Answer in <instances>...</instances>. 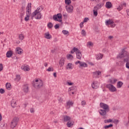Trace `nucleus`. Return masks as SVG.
<instances>
[{
  "mask_svg": "<svg viewBox=\"0 0 129 129\" xmlns=\"http://www.w3.org/2000/svg\"><path fill=\"white\" fill-rule=\"evenodd\" d=\"M75 64L77 65V64H80V67H84L85 68L88 67V65L86 63L84 62H82L78 60V61L75 62Z\"/></svg>",
  "mask_w": 129,
  "mask_h": 129,
  "instance_id": "9d476101",
  "label": "nucleus"
},
{
  "mask_svg": "<svg viewBox=\"0 0 129 129\" xmlns=\"http://www.w3.org/2000/svg\"><path fill=\"white\" fill-rule=\"evenodd\" d=\"M30 112L31 113H34V112H35V110L33 108L30 109Z\"/></svg>",
  "mask_w": 129,
  "mask_h": 129,
  "instance_id": "4d7b16f0",
  "label": "nucleus"
},
{
  "mask_svg": "<svg viewBox=\"0 0 129 129\" xmlns=\"http://www.w3.org/2000/svg\"><path fill=\"white\" fill-rule=\"evenodd\" d=\"M32 4L31 3H28V5L26 7V15H31V9H32Z\"/></svg>",
  "mask_w": 129,
  "mask_h": 129,
  "instance_id": "6e6552de",
  "label": "nucleus"
},
{
  "mask_svg": "<svg viewBox=\"0 0 129 129\" xmlns=\"http://www.w3.org/2000/svg\"><path fill=\"white\" fill-rule=\"evenodd\" d=\"M45 39H47L48 40H51L52 39V35L50 34L49 32H47L44 34Z\"/></svg>",
  "mask_w": 129,
  "mask_h": 129,
  "instance_id": "dca6fc26",
  "label": "nucleus"
},
{
  "mask_svg": "<svg viewBox=\"0 0 129 129\" xmlns=\"http://www.w3.org/2000/svg\"><path fill=\"white\" fill-rule=\"evenodd\" d=\"M109 111H106V110H103V109H100L99 110V113L100 114V115H102V116H104L107 112H108Z\"/></svg>",
  "mask_w": 129,
  "mask_h": 129,
  "instance_id": "9b49d317",
  "label": "nucleus"
},
{
  "mask_svg": "<svg viewBox=\"0 0 129 129\" xmlns=\"http://www.w3.org/2000/svg\"><path fill=\"white\" fill-rule=\"evenodd\" d=\"M29 20H30V14H26V16L25 18V21L26 22H28Z\"/></svg>",
  "mask_w": 129,
  "mask_h": 129,
  "instance_id": "72a5a7b5",
  "label": "nucleus"
},
{
  "mask_svg": "<svg viewBox=\"0 0 129 129\" xmlns=\"http://www.w3.org/2000/svg\"><path fill=\"white\" fill-rule=\"evenodd\" d=\"M87 21H89V18H85L84 19L83 22L84 23H86V22H87Z\"/></svg>",
  "mask_w": 129,
  "mask_h": 129,
  "instance_id": "864d4df0",
  "label": "nucleus"
},
{
  "mask_svg": "<svg viewBox=\"0 0 129 129\" xmlns=\"http://www.w3.org/2000/svg\"><path fill=\"white\" fill-rule=\"evenodd\" d=\"M47 71H48V72L54 71V69H53V68L49 67L47 70Z\"/></svg>",
  "mask_w": 129,
  "mask_h": 129,
  "instance_id": "79ce46f5",
  "label": "nucleus"
},
{
  "mask_svg": "<svg viewBox=\"0 0 129 129\" xmlns=\"http://www.w3.org/2000/svg\"><path fill=\"white\" fill-rule=\"evenodd\" d=\"M17 81L19 82L20 80H21V77L20 75H18L16 76V78L15 79Z\"/></svg>",
  "mask_w": 129,
  "mask_h": 129,
  "instance_id": "a19ab883",
  "label": "nucleus"
},
{
  "mask_svg": "<svg viewBox=\"0 0 129 129\" xmlns=\"http://www.w3.org/2000/svg\"><path fill=\"white\" fill-rule=\"evenodd\" d=\"M123 85V83L121 81H119L117 83V88H121V86Z\"/></svg>",
  "mask_w": 129,
  "mask_h": 129,
  "instance_id": "cd10ccee",
  "label": "nucleus"
},
{
  "mask_svg": "<svg viewBox=\"0 0 129 129\" xmlns=\"http://www.w3.org/2000/svg\"><path fill=\"white\" fill-rule=\"evenodd\" d=\"M73 50H74V52H76V53H77V52H78L79 51H80L79 50V49H78V48L76 47H74Z\"/></svg>",
  "mask_w": 129,
  "mask_h": 129,
  "instance_id": "3c124183",
  "label": "nucleus"
},
{
  "mask_svg": "<svg viewBox=\"0 0 129 129\" xmlns=\"http://www.w3.org/2000/svg\"><path fill=\"white\" fill-rule=\"evenodd\" d=\"M113 126V125L112 124H110L109 125H105L104 128H109V127H112Z\"/></svg>",
  "mask_w": 129,
  "mask_h": 129,
  "instance_id": "e433bc0d",
  "label": "nucleus"
},
{
  "mask_svg": "<svg viewBox=\"0 0 129 129\" xmlns=\"http://www.w3.org/2000/svg\"><path fill=\"white\" fill-rule=\"evenodd\" d=\"M105 7L107 9H110L112 7V4L110 2L106 3Z\"/></svg>",
  "mask_w": 129,
  "mask_h": 129,
  "instance_id": "a878e982",
  "label": "nucleus"
},
{
  "mask_svg": "<svg viewBox=\"0 0 129 129\" xmlns=\"http://www.w3.org/2000/svg\"><path fill=\"white\" fill-rule=\"evenodd\" d=\"M47 28L48 29H52L53 28V24L51 22H49L47 24Z\"/></svg>",
  "mask_w": 129,
  "mask_h": 129,
  "instance_id": "2f4dec72",
  "label": "nucleus"
},
{
  "mask_svg": "<svg viewBox=\"0 0 129 129\" xmlns=\"http://www.w3.org/2000/svg\"><path fill=\"white\" fill-rule=\"evenodd\" d=\"M120 5L122 6V8L123 7H125L126 6V4L125 3H121L120 4Z\"/></svg>",
  "mask_w": 129,
  "mask_h": 129,
  "instance_id": "6e6d98bb",
  "label": "nucleus"
},
{
  "mask_svg": "<svg viewBox=\"0 0 129 129\" xmlns=\"http://www.w3.org/2000/svg\"><path fill=\"white\" fill-rule=\"evenodd\" d=\"M73 104H74V103H73V102L69 101L67 102V105L66 107L67 109H69L71 106H73Z\"/></svg>",
  "mask_w": 129,
  "mask_h": 129,
  "instance_id": "ddd939ff",
  "label": "nucleus"
},
{
  "mask_svg": "<svg viewBox=\"0 0 129 129\" xmlns=\"http://www.w3.org/2000/svg\"><path fill=\"white\" fill-rule=\"evenodd\" d=\"M53 76L55 78H56V77H57V73H53Z\"/></svg>",
  "mask_w": 129,
  "mask_h": 129,
  "instance_id": "0e129e2a",
  "label": "nucleus"
},
{
  "mask_svg": "<svg viewBox=\"0 0 129 129\" xmlns=\"http://www.w3.org/2000/svg\"><path fill=\"white\" fill-rule=\"evenodd\" d=\"M126 12H127V15L129 16V10H126Z\"/></svg>",
  "mask_w": 129,
  "mask_h": 129,
  "instance_id": "774afa93",
  "label": "nucleus"
},
{
  "mask_svg": "<svg viewBox=\"0 0 129 129\" xmlns=\"http://www.w3.org/2000/svg\"><path fill=\"white\" fill-rule=\"evenodd\" d=\"M102 57H103V55L99 53L98 54V56L97 57V60H100V59H102Z\"/></svg>",
  "mask_w": 129,
  "mask_h": 129,
  "instance_id": "4c0bfd02",
  "label": "nucleus"
},
{
  "mask_svg": "<svg viewBox=\"0 0 129 129\" xmlns=\"http://www.w3.org/2000/svg\"><path fill=\"white\" fill-rule=\"evenodd\" d=\"M67 126H68V127H71V126H72L73 125H74L73 123H72V121L71 120L69 121L67 123Z\"/></svg>",
  "mask_w": 129,
  "mask_h": 129,
  "instance_id": "c756f323",
  "label": "nucleus"
},
{
  "mask_svg": "<svg viewBox=\"0 0 129 129\" xmlns=\"http://www.w3.org/2000/svg\"><path fill=\"white\" fill-rule=\"evenodd\" d=\"M116 81H117V79H110L109 80V83H110L111 85L112 84H115V83H116Z\"/></svg>",
  "mask_w": 129,
  "mask_h": 129,
  "instance_id": "4be33fe9",
  "label": "nucleus"
},
{
  "mask_svg": "<svg viewBox=\"0 0 129 129\" xmlns=\"http://www.w3.org/2000/svg\"><path fill=\"white\" fill-rule=\"evenodd\" d=\"M112 121V119H105L104 120V123H108V122H111Z\"/></svg>",
  "mask_w": 129,
  "mask_h": 129,
  "instance_id": "c9c22d12",
  "label": "nucleus"
},
{
  "mask_svg": "<svg viewBox=\"0 0 129 129\" xmlns=\"http://www.w3.org/2000/svg\"><path fill=\"white\" fill-rule=\"evenodd\" d=\"M85 104H86V102L85 100L82 101L81 102V105H82L83 106H84V105H85Z\"/></svg>",
  "mask_w": 129,
  "mask_h": 129,
  "instance_id": "603ef678",
  "label": "nucleus"
},
{
  "mask_svg": "<svg viewBox=\"0 0 129 129\" xmlns=\"http://www.w3.org/2000/svg\"><path fill=\"white\" fill-rule=\"evenodd\" d=\"M77 88L75 86H73L72 87L69 88V91H76Z\"/></svg>",
  "mask_w": 129,
  "mask_h": 129,
  "instance_id": "bb28decb",
  "label": "nucleus"
},
{
  "mask_svg": "<svg viewBox=\"0 0 129 129\" xmlns=\"http://www.w3.org/2000/svg\"><path fill=\"white\" fill-rule=\"evenodd\" d=\"M23 91L24 92H26V93L29 92V86L28 84H25L23 86Z\"/></svg>",
  "mask_w": 129,
  "mask_h": 129,
  "instance_id": "412c9836",
  "label": "nucleus"
},
{
  "mask_svg": "<svg viewBox=\"0 0 129 129\" xmlns=\"http://www.w3.org/2000/svg\"><path fill=\"white\" fill-rule=\"evenodd\" d=\"M105 24L106 26H109V25H111L112 24H114V22H113L112 20H111L110 19H109L108 20H106L105 21Z\"/></svg>",
  "mask_w": 129,
  "mask_h": 129,
  "instance_id": "aec40b11",
  "label": "nucleus"
},
{
  "mask_svg": "<svg viewBox=\"0 0 129 129\" xmlns=\"http://www.w3.org/2000/svg\"><path fill=\"white\" fill-rule=\"evenodd\" d=\"M68 59H71V58H73V55L72 54H69L67 56Z\"/></svg>",
  "mask_w": 129,
  "mask_h": 129,
  "instance_id": "09e8293b",
  "label": "nucleus"
},
{
  "mask_svg": "<svg viewBox=\"0 0 129 129\" xmlns=\"http://www.w3.org/2000/svg\"><path fill=\"white\" fill-rule=\"evenodd\" d=\"M6 88L8 89V90H11L12 88H11L12 85H11V83H7L6 85Z\"/></svg>",
  "mask_w": 129,
  "mask_h": 129,
  "instance_id": "c85d7f7f",
  "label": "nucleus"
},
{
  "mask_svg": "<svg viewBox=\"0 0 129 129\" xmlns=\"http://www.w3.org/2000/svg\"><path fill=\"white\" fill-rule=\"evenodd\" d=\"M123 62L126 63V68L129 69V55H127L126 58H124Z\"/></svg>",
  "mask_w": 129,
  "mask_h": 129,
  "instance_id": "f8f14e48",
  "label": "nucleus"
},
{
  "mask_svg": "<svg viewBox=\"0 0 129 129\" xmlns=\"http://www.w3.org/2000/svg\"><path fill=\"white\" fill-rule=\"evenodd\" d=\"M68 85H73V83L68 82Z\"/></svg>",
  "mask_w": 129,
  "mask_h": 129,
  "instance_id": "e2e57ef3",
  "label": "nucleus"
},
{
  "mask_svg": "<svg viewBox=\"0 0 129 129\" xmlns=\"http://www.w3.org/2000/svg\"><path fill=\"white\" fill-rule=\"evenodd\" d=\"M11 106L13 108H15L17 106V101L15 99H13L11 101Z\"/></svg>",
  "mask_w": 129,
  "mask_h": 129,
  "instance_id": "a211bd4d",
  "label": "nucleus"
},
{
  "mask_svg": "<svg viewBox=\"0 0 129 129\" xmlns=\"http://www.w3.org/2000/svg\"><path fill=\"white\" fill-rule=\"evenodd\" d=\"M52 18L54 21L60 22H62V14H61L53 15Z\"/></svg>",
  "mask_w": 129,
  "mask_h": 129,
  "instance_id": "20e7f679",
  "label": "nucleus"
},
{
  "mask_svg": "<svg viewBox=\"0 0 129 129\" xmlns=\"http://www.w3.org/2000/svg\"><path fill=\"white\" fill-rule=\"evenodd\" d=\"M93 77L94 78H96L99 75H100L101 74V72L100 71H96L93 73Z\"/></svg>",
  "mask_w": 129,
  "mask_h": 129,
  "instance_id": "6ab92c4d",
  "label": "nucleus"
},
{
  "mask_svg": "<svg viewBox=\"0 0 129 129\" xmlns=\"http://www.w3.org/2000/svg\"><path fill=\"white\" fill-rule=\"evenodd\" d=\"M76 56L77 58L79 59V60H81V58L82 57V54L81 53V52L80 50H79L76 52Z\"/></svg>",
  "mask_w": 129,
  "mask_h": 129,
  "instance_id": "2eb2a0df",
  "label": "nucleus"
},
{
  "mask_svg": "<svg viewBox=\"0 0 129 129\" xmlns=\"http://www.w3.org/2000/svg\"><path fill=\"white\" fill-rule=\"evenodd\" d=\"M62 33H63L64 35H67L68 34H69V32L67 30H62Z\"/></svg>",
  "mask_w": 129,
  "mask_h": 129,
  "instance_id": "a18cd8bd",
  "label": "nucleus"
},
{
  "mask_svg": "<svg viewBox=\"0 0 129 129\" xmlns=\"http://www.w3.org/2000/svg\"><path fill=\"white\" fill-rule=\"evenodd\" d=\"M117 10L118 11H121V10H122V6H121V5H119V6H118V7L117 8Z\"/></svg>",
  "mask_w": 129,
  "mask_h": 129,
  "instance_id": "8fccbe9b",
  "label": "nucleus"
},
{
  "mask_svg": "<svg viewBox=\"0 0 129 129\" xmlns=\"http://www.w3.org/2000/svg\"><path fill=\"white\" fill-rule=\"evenodd\" d=\"M19 118L18 117H15L11 122V126L12 128H15L17 125L18 124V122H19Z\"/></svg>",
  "mask_w": 129,
  "mask_h": 129,
  "instance_id": "7ed1b4c3",
  "label": "nucleus"
},
{
  "mask_svg": "<svg viewBox=\"0 0 129 129\" xmlns=\"http://www.w3.org/2000/svg\"><path fill=\"white\" fill-rule=\"evenodd\" d=\"M84 24V22H81L80 24V28H83V24Z\"/></svg>",
  "mask_w": 129,
  "mask_h": 129,
  "instance_id": "13d9d810",
  "label": "nucleus"
},
{
  "mask_svg": "<svg viewBox=\"0 0 129 129\" xmlns=\"http://www.w3.org/2000/svg\"><path fill=\"white\" fill-rule=\"evenodd\" d=\"M22 69L24 71H30V69L28 67H22Z\"/></svg>",
  "mask_w": 129,
  "mask_h": 129,
  "instance_id": "7c9ffc66",
  "label": "nucleus"
},
{
  "mask_svg": "<svg viewBox=\"0 0 129 129\" xmlns=\"http://www.w3.org/2000/svg\"><path fill=\"white\" fill-rule=\"evenodd\" d=\"M5 92V91L4 89L3 88L0 89V93H1V94H4Z\"/></svg>",
  "mask_w": 129,
  "mask_h": 129,
  "instance_id": "49530a36",
  "label": "nucleus"
},
{
  "mask_svg": "<svg viewBox=\"0 0 129 129\" xmlns=\"http://www.w3.org/2000/svg\"><path fill=\"white\" fill-rule=\"evenodd\" d=\"M65 4L68 6H70L69 5L71 4V0H65Z\"/></svg>",
  "mask_w": 129,
  "mask_h": 129,
  "instance_id": "ea45409f",
  "label": "nucleus"
},
{
  "mask_svg": "<svg viewBox=\"0 0 129 129\" xmlns=\"http://www.w3.org/2000/svg\"><path fill=\"white\" fill-rule=\"evenodd\" d=\"M92 88L94 89H96L97 88H98V82L96 81H94L92 84Z\"/></svg>",
  "mask_w": 129,
  "mask_h": 129,
  "instance_id": "4468645a",
  "label": "nucleus"
},
{
  "mask_svg": "<svg viewBox=\"0 0 129 129\" xmlns=\"http://www.w3.org/2000/svg\"><path fill=\"white\" fill-rule=\"evenodd\" d=\"M59 28H60V25L59 24H56L54 26V28L55 29V30H57V29H59Z\"/></svg>",
  "mask_w": 129,
  "mask_h": 129,
  "instance_id": "de8ad7c7",
  "label": "nucleus"
},
{
  "mask_svg": "<svg viewBox=\"0 0 129 129\" xmlns=\"http://www.w3.org/2000/svg\"><path fill=\"white\" fill-rule=\"evenodd\" d=\"M44 8L42 6H40L39 7L37 8V9L32 13V17L35 18L36 20H40L41 18H42V14H41V12L43 11Z\"/></svg>",
  "mask_w": 129,
  "mask_h": 129,
  "instance_id": "f257e3e1",
  "label": "nucleus"
},
{
  "mask_svg": "<svg viewBox=\"0 0 129 129\" xmlns=\"http://www.w3.org/2000/svg\"><path fill=\"white\" fill-rule=\"evenodd\" d=\"M111 28H114V27H115V24H111Z\"/></svg>",
  "mask_w": 129,
  "mask_h": 129,
  "instance_id": "680f3d73",
  "label": "nucleus"
},
{
  "mask_svg": "<svg viewBox=\"0 0 129 129\" xmlns=\"http://www.w3.org/2000/svg\"><path fill=\"white\" fill-rule=\"evenodd\" d=\"M64 62H65V60H64L63 58H61L59 61V65L60 66V67H63L64 66Z\"/></svg>",
  "mask_w": 129,
  "mask_h": 129,
  "instance_id": "b1692460",
  "label": "nucleus"
},
{
  "mask_svg": "<svg viewBox=\"0 0 129 129\" xmlns=\"http://www.w3.org/2000/svg\"><path fill=\"white\" fill-rule=\"evenodd\" d=\"M67 69H73L72 63H69L67 65Z\"/></svg>",
  "mask_w": 129,
  "mask_h": 129,
  "instance_id": "f704fd0d",
  "label": "nucleus"
},
{
  "mask_svg": "<svg viewBox=\"0 0 129 129\" xmlns=\"http://www.w3.org/2000/svg\"><path fill=\"white\" fill-rule=\"evenodd\" d=\"M66 9L68 13H69L70 14L73 13V6L72 5L66 6Z\"/></svg>",
  "mask_w": 129,
  "mask_h": 129,
  "instance_id": "1a4fd4ad",
  "label": "nucleus"
},
{
  "mask_svg": "<svg viewBox=\"0 0 129 129\" xmlns=\"http://www.w3.org/2000/svg\"><path fill=\"white\" fill-rule=\"evenodd\" d=\"M100 107L104 110L109 111V106L104 103L101 102L100 103Z\"/></svg>",
  "mask_w": 129,
  "mask_h": 129,
  "instance_id": "423d86ee",
  "label": "nucleus"
},
{
  "mask_svg": "<svg viewBox=\"0 0 129 129\" xmlns=\"http://www.w3.org/2000/svg\"><path fill=\"white\" fill-rule=\"evenodd\" d=\"M93 15L95 16V17H97V15H98V13L97 11L95 10H93Z\"/></svg>",
  "mask_w": 129,
  "mask_h": 129,
  "instance_id": "c03bdc74",
  "label": "nucleus"
},
{
  "mask_svg": "<svg viewBox=\"0 0 129 129\" xmlns=\"http://www.w3.org/2000/svg\"><path fill=\"white\" fill-rule=\"evenodd\" d=\"M81 34L83 36H86V32L83 29L81 31Z\"/></svg>",
  "mask_w": 129,
  "mask_h": 129,
  "instance_id": "37998d69",
  "label": "nucleus"
},
{
  "mask_svg": "<svg viewBox=\"0 0 129 129\" xmlns=\"http://www.w3.org/2000/svg\"><path fill=\"white\" fill-rule=\"evenodd\" d=\"M98 7V8H99V10L100 9H101V8H102V7H103V6H104V4L103 3H99V4L96 5Z\"/></svg>",
  "mask_w": 129,
  "mask_h": 129,
  "instance_id": "473e14b6",
  "label": "nucleus"
},
{
  "mask_svg": "<svg viewBox=\"0 0 129 129\" xmlns=\"http://www.w3.org/2000/svg\"><path fill=\"white\" fill-rule=\"evenodd\" d=\"M88 45L89 46H92L93 45V43L91 42H88Z\"/></svg>",
  "mask_w": 129,
  "mask_h": 129,
  "instance_id": "bf43d9fd",
  "label": "nucleus"
},
{
  "mask_svg": "<svg viewBox=\"0 0 129 129\" xmlns=\"http://www.w3.org/2000/svg\"><path fill=\"white\" fill-rule=\"evenodd\" d=\"M13 55V52L12 51L9 50L6 53V57L7 58H11L12 56Z\"/></svg>",
  "mask_w": 129,
  "mask_h": 129,
  "instance_id": "393cba45",
  "label": "nucleus"
},
{
  "mask_svg": "<svg viewBox=\"0 0 129 129\" xmlns=\"http://www.w3.org/2000/svg\"><path fill=\"white\" fill-rule=\"evenodd\" d=\"M32 84L33 87L36 89H39L43 86V81L41 80L39 81V80L36 79L35 81L32 82Z\"/></svg>",
  "mask_w": 129,
  "mask_h": 129,
  "instance_id": "f03ea898",
  "label": "nucleus"
},
{
  "mask_svg": "<svg viewBox=\"0 0 129 129\" xmlns=\"http://www.w3.org/2000/svg\"><path fill=\"white\" fill-rule=\"evenodd\" d=\"M3 70V64H0V71Z\"/></svg>",
  "mask_w": 129,
  "mask_h": 129,
  "instance_id": "052dcab7",
  "label": "nucleus"
},
{
  "mask_svg": "<svg viewBox=\"0 0 129 129\" xmlns=\"http://www.w3.org/2000/svg\"><path fill=\"white\" fill-rule=\"evenodd\" d=\"M16 54L21 55L22 53H23V49L21 48V47H17L16 49Z\"/></svg>",
  "mask_w": 129,
  "mask_h": 129,
  "instance_id": "f3484780",
  "label": "nucleus"
},
{
  "mask_svg": "<svg viewBox=\"0 0 129 129\" xmlns=\"http://www.w3.org/2000/svg\"><path fill=\"white\" fill-rule=\"evenodd\" d=\"M19 40H23V39H25V36L24 35L21 34L19 36Z\"/></svg>",
  "mask_w": 129,
  "mask_h": 129,
  "instance_id": "58836bf2",
  "label": "nucleus"
},
{
  "mask_svg": "<svg viewBox=\"0 0 129 129\" xmlns=\"http://www.w3.org/2000/svg\"><path fill=\"white\" fill-rule=\"evenodd\" d=\"M71 119V118H70V117L69 116H63V121L66 122L67 121H70Z\"/></svg>",
  "mask_w": 129,
  "mask_h": 129,
  "instance_id": "5701e85b",
  "label": "nucleus"
},
{
  "mask_svg": "<svg viewBox=\"0 0 129 129\" xmlns=\"http://www.w3.org/2000/svg\"><path fill=\"white\" fill-rule=\"evenodd\" d=\"M106 87L108 88L111 92H115V91H116V88L113 85H111V84H107Z\"/></svg>",
  "mask_w": 129,
  "mask_h": 129,
  "instance_id": "39448f33",
  "label": "nucleus"
},
{
  "mask_svg": "<svg viewBox=\"0 0 129 129\" xmlns=\"http://www.w3.org/2000/svg\"><path fill=\"white\" fill-rule=\"evenodd\" d=\"M126 53L127 52L125 51V49H122L121 53L117 56V59H118V58H123L125 57V56H126Z\"/></svg>",
  "mask_w": 129,
  "mask_h": 129,
  "instance_id": "0eeeda50",
  "label": "nucleus"
},
{
  "mask_svg": "<svg viewBox=\"0 0 129 129\" xmlns=\"http://www.w3.org/2000/svg\"><path fill=\"white\" fill-rule=\"evenodd\" d=\"M108 38H109V39H110V40H111V39H112L113 38V36H109Z\"/></svg>",
  "mask_w": 129,
  "mask_h": 129,
  "instance_id": "69168bd1",
  "label": "nucleus"
},
{
  "mask_svg": "<svg viewBox=\"0 0 129 129\" xmlns=\"http://www.w3.org/2000/svg\"><path fill=\"white\" fill-rule=\"evenodd\" d=\"M21 18L23 19V17H24V13L21 14Z\"/></svg>",
  "mask_w": 129,
  "mask_h": 129,
  "instance_id": "338daca9",
  "label": "nucleus"
},
{
  "mask_svg": "<svg viewBox=\"0 0 129 129\" xmlns=\"http://www.w3.org/2000/svg\"><path fill=\"white\" fill-rule=\"evenodd\" d=\"M99 10V8L97 6H96L94 8V10L93 11H97Z\"/></svg>",
  "mask_w": 129,
  "mask_h": 129,
  "instance_id": "5fc2aeb1",
  "label": "nucleus"
}]
</instances>
